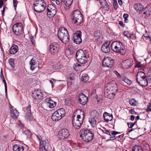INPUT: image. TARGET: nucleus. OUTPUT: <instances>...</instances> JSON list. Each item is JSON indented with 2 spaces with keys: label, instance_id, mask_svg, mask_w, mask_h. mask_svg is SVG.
<instances>
[{
  "label": "nucleus",
  "instance_id": "1",
  "mask_svg": "<svg viewBox=\"0 0 151 151\" xmlns=\"http://www.w3.org/2000/svg\"><path fill=\"white\" fill-rule=\"evenodd\" d=\"M111 47L113 52L122 55H125L127 52L126 50L121 42L119 41L116 40L112 42Z\"/></svg>",
  "mask_w": 151,
  "mask_h": 151
},
{
  "label": "nucleus",
  "instance_id": "2",
  "mask_svg": "<svg viewBox=\"0 0 151 151\" xmlns=\"http://www.w3.org/2000/svg\"><path fill=\"white\" fill-rule=\"evenodd\" d=\"M58 36L59 39L63 42L65 43L69 40L68 32L64 27L59 29L58 32Z\"/></svg>",
  "mask_w": 151,
  "mask_h": 151
},
{
  "label": "nucleus",
  "instance_id": "3",
  "mask_svg": "<svg viewBox=\"0 0 151 151\" xmlns=\"http://www.w3.org/2000/svg\"><path fill=\"white\" fill-rule=\"evenodd\" d=\"M93 136V134L89 130L83 129L80 131V137L86 142H88L91 140Z\"/></svg>",
  "mask_w": 151,
  "mask_h": 151
},
{
  "label": "nucleus",
  "instance_id": "4",
  "mask_svg": "<svg viewBox=\"0 0 151 151\" xmlns=\"http://www.w3.org/2000/svg\"><path fill=\"white\" fill-rule=\"evenodd\" d=\"M73 23L77 25L81 23L82 21V17L81 13L78 10H75L73 12L72 17Z\"/></svg>",
  "mask_w": 151,
  "mask_h": 151
},
{
  "label": "nucleus",
  "instance_id": "5",
  "mask_svg": "<svg viewBox=\"0 0 151 151\" xmlns=\"http://www.w3.org/2000/svg\"><path fill=\"white\" fill-rule=\"evenodd\" d=\"M46 7V4L43 0H37L34 6L35 11L38 12H43Z\"/></svg>",
  "mask_w": 151,
  "mask_h": 151
},
{
  "label": "nucleus",
  "instance_id": "6",
  "mask_svg": "<svg viewBox=\"0 0 151 151\" xmlns=\"http://www.w3.org/2000/svg\"><path fill=\"white\" fill-rule=\"evenodd\" d=\"M84 114H82L81 116L78 115L76 118L73 117L72 120L73 125L75 129H78L80 128L83 120Z\"/></svg>",
  "mask_w": 151,
  "mask_h": 151
},
{
  "label": "nucleus",
  "instance_id": "7",
  "mask_svg": "<svg viewBox=\"0 0 151 151\" xmlns=\"http://www.w3.org/2000/svg\"><path fill=\"white\" fill-rule=\"evenodd\" d=\"M12 30L16 35H20L23 30L22 24L21 23H18L14 24L12 27Z\"/></svg>",
  "mask_w": 151,
  "mask_h": 151
},
{
  "label": "nucleus",
  "instance_id": "8",
  "mask_svg": "<svg viewBox=\"0 0 151 151\" xmlns=\"http://www.w3.org/2000/svg\"><path fill=\"white\" fill-rule=\"evenodd\" d=\"M43 96V92L40 90L35 91L32 94L33 99L36 102L42 99Z\"/></svg>",
  "mask_w": 151,
  "mask_h": 151
},
{
  "label": "nucleus",
  "instance_id": "9",
  "mask_svg": "<svg viewBox=\"0 0 151 151\" xmlns=\"http://www.w3.org/2000/svg\"><path fill=\"white\" fill-rule=\"evenodd\" d=\"M47 15L50 18L54 16L56 14V9L55 7L52 4H49L47 6Z\"/></svg>",
  "mask_w": 151,
  "mask_h": 151
},
{
  "label": "nucleus",
  "instance_id": "10",
  "mask_svg": "<svg viewBox=\"0 0 151 151\" xmlns=\"http://www.w3.org/2000/svg\"><path fill=\"white\" fill-rule=\"evenodd\" d=\"M114 63V60L109 57H105L102 62V65L104 67H111Z\"/></svg>",
  "mask_w": 151,
  "mask_h": 151
},
{
  "label": "nucleus",
  "instance_id": "11",
  "mask_svg": "<svg viewBox=\"0 0 151 151\" xmlns=\"http://www.w3.org/2000/svg\"><path fill=\"white\" fill-rule=\"evenodd\" d=\"M81 32L80 31H76L75 32L73 37V40L74 43L79 44L81 42Z\"/></svg>",
  "mask_w": 151,
  "mask_h": 151
},
{
  "label": "nucleus",
  "instance_id": "12",
  "mask_svg": "<svg viewBox=\"0 0 151 151\" xmlns=\"http://www.w3.org/2000/svg\"><path fill=\"white\" fill-rule=\"evenodd\" d=\"M70 135L69 131L67 129H63L59 132V138L61 139L67 138Z\"/></svg>",
  "mask_w": 151,
  "mask_h": 151
},
{
  "label": "nucleus",
  "instance_id": "13",
  "mask_svg": "<svg viewBox=\"0 0 151 151\" xmlns=\"http://www.w3.org/2000/svg\"><path fill=\"white\" fill-rule=\"evenodd\" d=\"M108 88L105 87L104 88V95L105 97L109 98V99H112L114 98L115 94V89H114L113 91L112 90H109Z\"/></svg>",
  "mask_w": 151,
  "mask_h": 151
},
{
  "label": "nucleus",
  "instance_id": "14",
  "mask_svg": "<svg viewBox=\"0 0 151 151\" xmlns=\"http://www.w3.org/2000/svg\"><path fill=\"white\" fill-rule=\"evenodd\" d=\"M40 149L43 150V148L44 150H49L50 147L49 146V143L47 139H45L42 141H40Z\"/></svg>",
  "mask_w": 151,
  "mask_h": 151
},
{
  "label": "nucleus",
  "instance_id": "15",
  "mask_svg": "<svg viewBox=\"0 0 151 151\" xmlns=\"http://www.w3.org/2000/svg\"><path fill=\"white\" fill-rule=\"evenodd\" d=\"M88 98L83 93H80L78 99L79 102L83 105H85L88 101Z\"/></svg>",
  "mask_w": 151,
  "mask_h": 151
},
{
  "label": "nucleus",
  "instance_id": "16",
  "mask_svg": "<svg viewBox=\"0 0 151 151\" xmlns=\"http://www.w3.org/2000/svg\"><path fill=\"white\" fill-rule=\"evenodd\" d=\"M59 46L56 43H51L50 46V50L51 54H54L57 52L59 49Z\"/></svg>",
  "mask_w": 151,
  "mask_h": 151
},
{
  "label": "nucleus",
  "instance_id": "17",
  "mask_svg": "<svg viewBox=\"0 0 151 151\" xmlns=\"http://www.w3.org/2000/svg\"><path fill=\"white\" fill-rule=\"evenodd\" d=\"M132 65V60L127 59L122 61L121 63L122 67V68L127 69L130 67Z\"/></svg>",
  "mask_w": 151,
  "mask_h": 151
},
{
  "label": "nucleus",
  "instance_id": "18",
  "mask_svg": "<svg viewBox=\"0 0 151 151\" xmlns=\"http://www.w3.org/2000/svg\"><path fill=\"white\" fill-rule=\"evenodd\" d=\"M97 114L94 116H92L88 119V122L92 127H94L96 125V119L98 118L99 117V114Z\"/></svg>",
  "mask_w": 151,
  "mask_h": 151
},
{
  "label": "nucleus",
  "instance_id": "19",
  "mask_svg": "<svg viewBox=\"0 0 151 151\" xmlns=\"http://www.w3.org/2000/svg\"><path fill=\"white\" fill-rule=\"evenodd\" d=\"M46 105L50 108H52L56 106V103L53 101L50 98H47L45 101Z\"/></svg>",
  "mask_w": 151,
  "mask_h": 151
},
{
  "label": "nucleus",
  "instance_id": "20",
  "mask_svg": "<svg viewBox=\"0 0 151 151\" xmlns=\"http://www.w3.org/2000/svg\"><path fill=\"white\" fill-rule=\"evenodd\" d=\"M106 87L108 88L109 90L111 89L113 91L114 89H115V92H116L117 90L116 83L114 81H112L110 83H107Z\"/></svg>",
  "mask_w": 151,
  "mask_h": 151
},
{
  "label": "nucleus",
  "instance_id": "21",
  "mask_svg": "<svg viewBox=\"0 0 151 151\" xmlns=\"http://www.w3.org/2000/svg\"><path fill=\"white\" fill-rule=\"evenodd\" d=\"M110 44V42L108 41H107L101 47V50L102 52L105 53H108L110 51L109 45Z\"/></svg>",
  "mask_w": 151,
  "mask_h": 151
},
{
  "label": "nucleus",
  "instance_id": "22",
  "mask_svg": "<svg viewBox=\"0 0 151 151\" xmlns=\"http://www.w3.org/2000/svg\"><path fill=\"white\" fill-rule=\"evenodd\" d=\"M137 82L142 86H146L148 83L146 78H142L141 79H136Z\"/></svg>",
  "mask_w": 151,
  "mask_h": 151
},
{
  "label": "nucleus",
  "instance_id": "23",
  "mask_svg": "<svg viewBox=\"0 0 151 151\" xmlns=\"http://www.w3.org/2000/svg\"><path fill=\"white\" fill-rule=\"evenodd\" d=\"M52 114L51 116V119L53 121H58L61 119L62 117L65 116V114Z\"/></svg>",
  "mask_w": 151,
  "mask_h": 151
},
{
  "label": "nucleus",
  "instance_id": "24",
  "mask_svg": "<svg viewBox=\"0 0 151 151\" xmlns=\"http://www.w3.org/2000/svg\"><path fill=\"white\" fill-rule=\"evenodd\" d=\"M19 50L18 46L15 44L13 45L9 50L10 54H14L17 52Z\"/></svg>",
  "mask_w": 151,
  "mask_h": 151
},
{
  "label": "nucleus",
  "instance_id": "25",
  "mask_svg": "<svg viewBox=\"0 0 151 151\" xmlns=\"http://www.w3.org/2000/svg\"><path fill=\"white\" fill-rule=\"evenodd\" d=\"M142 13L145 16L147 17H149L151 14V10L150 7L146 6L145 8H143Z\"/></svg>",
  "mask_w": 151,
  "mask_h": 151
},
{
  "label": "nucleus",
  "instance_id": "26",
  "mask_svg": "<svg viewBox=\"0 0 151 151\" xmlns=\"http://www.w3.org/2000/svg\"><path fill=\"white\" fill-rule=\"evenodd\" d=\"M86 55L85 52L82 50H78L76 54V57L77 60L80 59L81 57H83Z\"/></svg>",
  "mask_w": 151,
  "mask_h": 151
},
{
  "label": "nucleus",
  "instance_id": "27",
  "mask_svg": "<svg viewBox=\"0 0 151 151\" xmlns=\"http://www.w3.org/2000/svg\"><path fill=\"white\" fill-rule=\"evenodd\" d=\"M93 37L94 39L97 41H98L99 39H102V35L101 34L99 31H95L93 34Z\"/></svg>",
  "mask_w": 151,
  "mask_h": 151
},
{
  "label": "nucleus",
  "instance_id": "28",
  "mask_svg": "<svg viewBox=\"0 0 151 151\" xmlns=\"http://www.w3.org/2000/svg\"><path fill=\"white\" fill-rule=\"evenodd\" d=\"M103 117L105 121L106 122L111 121L113 118L112 114H103Z\"/></svg>",
  "mask_w": 151,
  "mask_h": 151
},
{
  "label": "nucleus",
  "instance_id": "29",
  "mask_svg": "<svg viewBox=\"0 0 151 151\" xmlns=\"http://www.w3.org/2000/svg\"><path fill=\"white\" fill-rule=\"evenodd\" d=\"M30 69L32 70H33L35 68L37 67V63L36 60L33 58L30 61Z\"/></svg>",
  "mask_w": 151,
  "mask_h": 151
},
{
  "label": "nucleus",
  "instance_id": "30",
  "mask_svg": "<svg viewBox=\"0 0 151 151\" xmlns=\"http://www.w3.org/2000/svg\"><path fill=\"white\" fill-rule=\"evenodd\" d=\"M14 151H23L24 147L19 145H14L13 147Z\"/></svg>",
  "mask_w": 151,
  "mask_h": 151
},
{
  "label": "nucleus",
  "instance_id": "31",
  "mask_svg": "<svg viewBox=\"0 0 151 151\" xmlns=\"http://www.w3.org/2000/svg\"><path fill=\"white\" fill-rule=\"evenodd\" d=\"M134 8L137 12H142L143 9V6L140 3L135 4L134 5Z\"/></svg>",
  "mask_w": 151,
  "mask_h": 151
},
{
  "label": "nucleus",
  "instance_id": "32",
  "mask_svg": "<svg viewBox=\"0 0 151 151\" xmlns=\"http://www.w3.org/2000/svg\"><path fill=\"white\" fill-rule=\"evenodd\" d=\"M145 73L142 71H140L138 72L136 76V79H141L142 78H146Z\"/></svg>",
  "mask_w": 151,
  "mask_h": 151
},
{
  "label": "nucleus",
  "instance_id": "33",
  "mask_svg": "<svg viewBox=\"0 0 151 151\" xmlns=\"http://www.w3.org/2000/svg\"><path fill=\"white\" fill-rule=\"evenodd\" d=\"M87 60L86 55L81 57L80 59L78 60V62L80 63L84 64L86 63Z\"/></svg>",
  "mask_w": 151,
  "mask_h": 151
},
{
  "label": "nucleus",
  "instance_id": "34",
  "mask_svg": "<svg viewBox=\"0 0 151 151\" xmlns=\"http://www.w3.org/2000/svg\"><path fill=\"white\" fill-rule=\"evenodd\" d=\"M88 76L86 74H83L82 76L81 80L83 82H85L88 80Z\"/></svg>",
  "mask_w": 151,
  "mask_h": 151
},
{
  "label": "nucleus",
  "instance_id": "35",
  "mask_svg": "<svg viewBox=\"0 0 151 151\" xmlns=\"http://www.w3.org/2000/svg\"><path fill=\"white\" fill-rule=\"evenodd\" d=\"M129 102L131 105L134 106H136L138 103L137 101H136L134 99H132L129 100Z\"/></svg>",
  "mask_w": 151,
  "mask_h": 151
},
{
  "label": "nucleus",
  "instance_id": "36",
  "mask_svg": "<svg viewBox=\"0 0 151 151\" xmlns=\"http://www.w3.org/2000/svg\"><path fill=\"white\" fill-rule=\"evenodd\" d=\"M65 5L67 6H70L71 5L73 0H63Z\"/></svg>",
  "mask_w": 151,
  "mask_h": 151
},
{
  "label": "nucleus",
  "instance_id": "37",
  "mask_svg": "<svg viewBox=\"0 0 151 151\" xmlns=\"http://www.w3.org/2000/svg\"><path fill=\"white\" fill-rule=\"evenodd\" d=\"M73 67L75 70H78L81 69V65L78 63H76L73 64Z\"/></svg>",
  "mask_w": 151,
  "mask_h": 151
},
{
  "label": "nucleus",
  "instance_id": "38",
  "mask_svg": "<svg viewBox=\"0 0 151 151\" xmlns=\"http://www.w3.org/2000/svg\"><path fill=\"white\" fill-rule=\"evenodd\" d=\"M142 148L138 146L135 145L133 148L132 151H142Z\"/></svg>",
  "mask_w": 151,
  "mask_h": 151
},
{
  "label": "nucleus",
  "instance_id": "39",
  "mask_svg": "<svg viewBox=\"0 0 151 151\" xmlns=\"http://www.w3.org/2000/svg\"><path fill=\"white\" fill-rule=\"evenodd\" d=\"M25 117L27 120L29 121L32 120L33 119L32 114H26Z\"/></svg>",
  "mask_w": 151,
  "mask_h": 151
},
{
  "label": "nucleus",
  "instance_id": "40",
  "mask_svg": "<svg viewBox=\"0 0 151 151\" xmlns=\"http://www.w3.org/2000/svg\"><path fill=\"white\" fill-rule=\"evenodd\" d=\"M122 80L128 85H130L132 83L131 81L128 79L127 78H125L123 79L122 78Z\"/></svg>",
  "mask_w": 151,
  "mask_h": 151
},
{
  "label": "nucleus",
  "instance_id": "41",
  "mask_svg": "<svg viewBox=\"0 0 151 151\" xmlns=\"http://www.w3.org/2000/svg\"><path fill=\"white\" fill-rule=\"evenodd\" d=\"M65 109L63 108H61L58 109L54 113H65Z\"/></svg>",
  "mask_w": 151,
  "mask_h": 151
},
{
  "label": "nucleus",
  "instance_id": "42",
  "mask_svg": "<svg viewBox=\"0 0 151 151\" xmlns=\"http://www.w3.org/2000/svg\"><path fill=\"white\" fill-rule=\"evenodd\" d=\"M14 60L13 59H10L9 60V62L12 68L14 67Z\"/></svg>",
  "mask_w": 151,
  "mask_h": 151
},
{
  "label": "nucleus",
  "instance_id": "43",
  "mask_svg": "<svg viewBox=\"0 0 151 151\" xmlns=\"http://www.w3.org/2000/svg\"><path fill=\"white\" fill-rule=\"evenodd\" d=\"M101 4L104 6V8L106 9H109V8L108 7L109 5H108L107 2L106 1H105V2H103Z\"/></svg>",
  "mask_w": 151,
  "mask_h": 151
},
{
  "label": "nucleus",
  "instance_id": "44",
  "mask_svg": "<svg viewBox=\"0 0 151 151\" xmlns=\"http://www.w3.org/2000/svg\"><path fill=\"white\" fill-rule=\"evenodd\" d=\"M18 116V114H10V116L12 119H17Z\"/></svg>",
  "mask_w": 151,
  "mask_h": 151
},
{
  "label": "nucleus",
  "instance_id": "45",
  "mask_svg": "<svg viewBox=\"0 0 151 151\" xmlns=\"http://www.w3.org/2000/svg\"><path fill=\"white\" fill-rule=\"evenodd\" d=\"M2 80H3V82L4 83V86H5V92L7 94V85H6V81H5V78H4V77H3Z\"/></svg>",
  "mask_w": 151,
  "mask_h": 151
},
{
  "label": "nucleus",
  "instance_id": "46",
  "mask_svg": "<svg viewBox=\"0 0 151 151\" xmlns=\"http://www.w3.org/2000/svg\"><path fill=\"white\" fill-rule=\"evenodd\" d=\"M127 124L129 128H132L134 126L135 123L132 122H128Z\"/></svg>",
  "mask_w": 151,
  "mask_h": 151
},
{
  "label": "nucleus",
  "instance_id": "47",
  "mask_svg": "<svg viewBox=\"0 0 151 151\" xmlns=\"http://www.w3.org/2000/svg\"><path fill=\"white\" fill-rule=\"evenodd\" d=\"M24 133L27 136V137L30 136L31 135L30 132L28 130L24 131Z\"/></svg>",
  "mask_w": 151,
  "mask_h": 151
},
{
  "label": "nucleus",
  "instance_id": "48",
  "mask_svg": "<svg viewBox=\"0 0 151 151\" xmlns=\"http://www.w3.org/2000/svg\"><path fill=\"white\" fill-rule=\"evenodd\" d=\"M10 113H17V111L16 109L14 110L11 107H10Z\"/></svg>",
  "mask_w": 151,
  "mask_h": 151
},
{
  "label": "nucleus",
  "instance_id": "49",
  "mask_svg": "<svg viewBox=\"0 0 151 151\" xmlns=\"http://www.w3.org/2000/svg\"><path fill=\"white\" fill-rule=\"evenodd\" d=\"M81 112L84 113V112L81 109H78L74 111V113H80Z\"/></svg>",
  "mask_w": 151,
  "mask_h": 151
},
{
  "label": "nucleus",
  "instance_id": "50",
  "mask_svg": "<svg viewBox=\"0 0 151 151\" xmlns=\"http://www.w3.org/2000/svg\"><path fill=\"white\" fill-rule=\"evenodd\" d=\"M56 80L54 79H52L50 81V82L51 84L52 87H53L54 84L55 83Z\"/></svg>",
  "mask_w": 151,
  "mask_h": 151
},
{
  "label": "nucleus",
  "instance_id": "51",
  "mask_svg": "<svg viewBox=\"0 0 151 151\" xmlns=\"http://www.w3.org/2000/svg\"><path fill=\"white\" fill-rule=\"evenodd\" d=\"M142 64H141V63L139 62L137 63L135 67L139 68L141 67L142 66Z\"/></svg>",
  "mask_w": 151,
  "mask_h": 151
},
{
  "label": "nucleus",
  "instance_id": "52",
  "mask_svg": "<svg viewBox=\"0 0 151 151\" xmlns=\"http://www.w3.org/2000/svg\"><path fill=\"white\" fill-rule=\"evenodd\" d=\"M148 104V106L147 109V111H151V101Z\"/></svg>",
  "mask_w": 151,
  "mask_h": 151
},
{
  "label": "nucleus",
  "instance_id": "53",
  "mask_svg": "<svg viewBox=\"0 0 151 151\" xmlns=\"http://www.w3.org/2000/svg\"><path fill=\"white\" fill-rule=\"evenodd\" d=\"M61 0H55L53 3H55L58 5H59L61 3Z\"/></svg>",
  "mask_w": 151,
  "mask_h": 151
},
{
  "label": "nucleus",
  "instance_id": "54",
  "mask_svg": "<svg viewBox=\"0 0 151 151\" xmlns=\"http://www.w3.org/2000/svg\"><path fill=\"white\" fill-rule=\"evenodd\" d=\"M103 128L104 129V130H102L103 132L104 133H105L109 135H110V133L109 132V131L106 130V129L104 128Z\"/></svg>",
  "mask_w": 151,
  "mask_h": 151
},
{
  "label": "nucleus",
  "instance_id": "55",
  "mask_svg": "<svg viewBox=\"0 0 151 151\" xmlns=\"http://www.w3.org/2000/svg\"><path fill=\"white\" fill-rule=\"evenodd\" d=\"M147 76L150 80H151V68L150 69L147 73Z\"/></svg>",
  "mask_w": 151,
  "mask_h": 151
},
{
  "label": "nucleus",
  "instance_id": "56",
  "mask_svg": "<svg viewBox=\"0 0 151 151\" xmlns=\"http://www.w3.org/2000/svg\"><path fill=\"white\" fill-rule=\"evenodd\" d=\"M113 5L114 8L115 9H116L118 7V5L116 1L115 2L114 1Z\"/></svg>",
  "mask_w": 151,
  "mask_h": 151
},
{
  "label": "nucleus",
  "instance_id": "57",
  "mask_svg": "<svg viewBox=\"0 0 151 151\" xmlns=\"http://www.w3.org/2000/svg\"><path fill=\"white\" fill-rule=\"evenodd\" d=\"M17 0H13V4L15 9H16L17 6Z\"/></svg>",
  "mask_w": 151,
  "mask_h": 151
},
{
  "label": "nucleus",
  "instance_id": "58",
  "mask_svg": "<svg viewBox=\"0 0 151 151\" xmlns=\"http://www.w3.org/2000/svg\"><path fill=\"white\" fill-rule=\"evenodd\" d=\"M119 24L123 27H124L125 26V24H124L123 22L121 21H119Z\"/></svg>",
  "mask_w": 151,
  "mask_h": 151
},
{
  "label": "nucleus",
  "instance_id": "59",
  "mask_svg": "<svg viewBox=\"0 0 151 151\" xmlns=\"http://www.w3.org/2000/svg\"><path fill=\"white\" fill-rule=\"evenodd\" d=\"M31 106L30 105H29L28 106L27 110V113H31V112L30 110Z\"/></svg>",
  "mask_w": 151,
  "mask_h": 151
},
{
  "label": "nucleus",
  "instance_id": "60",
  "mask_svg": "<svg viewBox=\"0 0 151 151\" xmlns=\"http://www.w3.org/2000/svg\"><path fill=\"white\" fill-rule=\"evenodd\" d=\"M140 114V116H137V119H140L139 117L140 116L141 117V118L140 119L142 120V119H145V117H144V118H142V115L143 114Z\"/></svg>",
  "mask_w": 151,
  "mask_h": 151
},
{
  "label": "nucleus",
  "instance_id": "61",
  "mask_svg": "<svg viewBox=\"0 0 151 151\" xmlns=\"http://www.w3.org/2000/svg\"><path fill=\"white\" fill-rule=\"evenodd\" d=\"M143 35L145 37L148 38L150 39V41H151V37L150 36L146 33L144 34Z\"/></svg>",
  "mask_w": 151,
  "mask_h": 151
},
{
  "label": "nucleus",
  "instance_id": "62",
  "mask_svg": "<svg viewBox=\"0 0 151 151\" xmlns=\"http://www.w3.org/2000/svg\"><path fill=\"white\" fill-rule=\"evenodd\" d=\"M4 4L3 0H0V8H1Z\"/></svg>",
  "mask_w": 151,
  "mask_h": 151
},
{
  "label": "nucleus",
  "instance_id": "63",
  "mask_svg": "<svg viewBox=\"0 0 151 151\" xmlns=\"http://www.w3.org/2000/svg\"><path fill=\"white\" fill-rule=\"evenodd\" d=\"M144 146L146 148L145 149L147 150H148L149 148V145L147 144H145V145H144Z\"/></svg>",
  "mask_w": 151,
  "mask_h": 151
},
{
  "label": "nucleus",
  "instance_id": "64",
  "mask_svg": "<svg viewBox=\"0 0 151 151\" xmlns=\"http://www.w3.org/2000/svg\"><path fill=\"white\" fill-rule=\"evenodd\" d=\"M129 15L128 14H125L123 15V17L124 19H127Z\"/></svg>",
  "mask_w": 151,
  "mask_h": 151
}]
</instances>
